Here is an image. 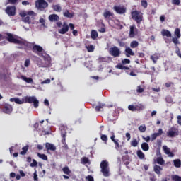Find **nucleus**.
Here are the masks:
<instances>
[{
  "instance_id": "nucleus-1",
  "label": "nucleus",
  "mask_w": 181,
  "mask_h": 181,
  "mask_svg": "<svg viewBox=\"0 0 181 181\" xmlns=\"http://www.w3.org/2000/svg\"><path fill=\"white\" fill-rule=\"evenodd\" d=\"M6 35H7V37H6V39L10 43H14V45H19V46H25V47H29V46H30V42L24 40H19V39L15 38V37H13V35H12V33H8Z\"/></svg>"
},
{
  "instance_id": "nucleus-2",
  "label": "nucleus",
  "mask_w": 181,
  "mask_h": 181,
  "mask_svg": "<svg viewBox=\"0 0 181 181\" xmlns=\"http://www.w3.org/2000/svg\"><path fill=\"white\" fill-rule=\"evenodd\" d=\"M24 104H33L34 108L39 107V100L36 96H24Z\"/></svg>"
},
{
  "instance_id": "nucleus-3",
  "label": "nucleus",
  "mask_w": 181,
  "mask_h": 181,
  "mask_svg": "<svg viewBox=\"0 0 181 181\" xmlns=\"http://www.w3.org/2000/svg\"><path fill=\"white\" fill-rule=\"evenodd\" d=\"M100 172L103 173L105 177H108L110 176V167L108 164V161L103 160L100 163Z\"/></svg>"
},
{
  "instance_id": "nucleus-4",
  "label": "nucleus",
  "mask_w": 181,
  "mask_h": 181,
  "mask_svg": "<svg viewBox=\"0 0 181 181\" xmlns=\"http://www.w3.org/2000/svg\"><path fill=\"white\" fill-rule=\"evenodd\" d=\"M144 14L142 13V12L139 11H134L132 12V18L134 21H135V22H136V23H138L139 25L141 23V22H142L143 19H144Z\"/></svg>"
},
{
  "instance_id": "nucleus-5",
  "label": "nucleus",
  "mask_w": 181,
  "mask_h": 181,
  "mask_svg": "<svg viewBox=\"0 0 181 181\" xmlns=\"http://www.w3.org/2000/svg\"><path fill=\"white\" fill-rule=\"evenodd\" d=\"M35 6L40 11H43V9H46L49 6V4L46 1V0H37L35 2Z\"/></svg>"
},
{
  "instance_id": "nucleus-6",
  "label": "nucleus",
  "mask_w": 181,
  "mask_h": 181,
  "mask_svg": "<svg viewBox=\"0 0 181 181\" xmlns=\"http://www.w3.org/2000/svg\"><path fill=\"white\" fill-rule=\"evenodd\" d=\"M128 110L132 112L143 111V110H145V106L141 103L136 105H130L128 106Z\"/></svg>"
},
{
  "instance_id": "nucleus-7",
  "label": "nucleus",
  "mask_w": 181,
  "mask_h": 181,
  "mask_svg": "<svg viewBox=\"0 0 181 181\" xmlns=\"http://www.w3.org/2000/svg\"><path fill=\"white\" fill-rule=\"evenodd\" d=\"M109 54L113 56V57H119V56H121V51L117 47H110L109 49Z\"/></svg>"
},
{
  "instance_id": "nucleus-8",
  "label": "nucleus",
  "mask_w": 181,
  "mask_h": 181,
  "mask_svg": "<svg viewBox=\"0 0 181 181\" xmlns=\"http://www.w3.org/2000/svg\"><path fill=\"white\" fill-rule=\"evenodd\" d=\"M6 13H7L8 16H15L16 13V7H15V6H7Z\"/></svg>"
},
{
  "instance_id": "nucleus-9",
  "label": "nucleus",
  "mask_w": 181,
  "mask_h": 181,
  "mask_svg": "<svg viewBox=\"0 0 181 181\" xmlns=\"http://www.w3.org/2000/svg\"><path fill=\"white\" fill-rule=\"evenodd\" d=\"M138 35V28L135 27V25L130 26L129 37L134 38Z\"/></svg>"
},
{
  "instance_id": "nucleus-10",
  "label": "nucleus",
  "mask_w": 181,
  "mask_h": 181,
  "mask_svg": "<svg viewBox=\"0 0 181 181\" xmlns=\"http://www.w3.org/2000/svg\"><path fill=\"white\" fill-rule=\"evenodd\" d=\"M61 136L62 138V143L64 145L63 148L64 149H65V151H68L69 146L67 145V144H66V136H67V132H66V130H64V132H62Z\"/></svg>"
},
{
  "instance_id": "nucleus-11",
  "label": "nucleus",
  "mask_w": 181,
  "mask_h": 181,
  "mask_svg": "<svg viewBox=\"0 0 181 181\" xmlns=\"http://www.w3.org/2000/svg\"><path fill=\"white\" fill-rule=\"evenodd\" d=\"M13 110V108L10 104L6 103L2 107V111L4 112V114H11Z\"/></svg>"
},
{
  "instance_id": "nucleus-12",
  "label": "nucleus",
  "mask_w": 181,
  "mask_h": 181,
  "mask_svg": "<svg viewBox=\"0 0 181 181\" xmlns=\"http://www.w3.org/2000/svg\"><path fill=\"white\" fill-rule=\"evenodd\" d=\"M113 9L115 11V12H117V13H119V15H122L127 12V8L124 6H115Z\"/></svg>"
},
{
  "instance_id": "nucleus-13",
  "label": "nucleus",
  "mask_w": 181,
  "mask_h": 181,
  "mask_svg": "<svg viewBox=\"0 0 181 181\" xmlns=\"http://www.w3.org/2000/svg\"><path fill=\"white\" fill-rule=\"evenodd\" d=\"M32 50L34 53H37L38 56H42V52L43 51V47L40 45H35L33 46Z\"/></svg>"
},
{
  "instance_id": "nucleus-14",
  "label": "nucleus",
  "mask_w": 181,
  "mask_h": 181,
  "mask_svg": "<svg viewBox=\"0 0 181 181\" xmlns=\"http://www.w3.org/2000/svg\"><path fill=\"white\" fill-rule=\"evenodd\" d=\"M62 172H64V175H63L64 179H70V173H71V170H70V168L69 167L65 166L62 168Z\"/></svg>"
},
{
  "instance_id": "nucleus-15",
  "label": "nucleus",
  "mask_w": 181,
  "mask_h": 181,
  "mask_svg": "<svg viewBox=\"0 0 181 181\" xmlns=\"http://www.w3.org/2000/svg\"><path fill=\"white\" fill-rule=\"evenodd\" d=\"M20 16H36L35 13H34L33 11H21L19 13Z\"/></svg>"
},
{
  "instance_id": "nucleus-16",
  "label": "nucleus",
  "mask_w": 181,
  "mask_h": 181,
  "mask_svg": "<svg viewBox=\"0 0 181 181\" xmlns=\"http://www.w3.org/2000/svg\"><path fill=\"white\" fill-rule=\"evenodd\" d=\"M162 134H163V130L162 129H159L158 132L157 133H153L151 134V142H153V141H155V139H156V138L158 136H160V135H162Z\"/></svg>"
},
{
  "instance_id": "nucleus-17",
  "label": "nucleus",
  "mask_w": 181,
  "mask_h": 181,
  "mask_svg": "<svg viewBox=\"0 0 181 181\" xmlns=\"http://www.w3.org/2000/svg\"><path fill=\"white\" fill-rule=\"evenodd\" d=\"M110 139H111V141H112V142H114V144L115 145V149L117 151H118L120 148L119 140L115 139V135H112Z\"/></svg>"
},
{
  "instance_id": "nucleus-18",
  "label": "nucleus",
  "mask_w": 181,
  "mask_h": 181,
  "mask_svg": "<svg viewBox=\"0 0 181 181\" xmlns=\"http://www.w3.org/2000/svg\"><path fill=\"white\" fill-rule=\"evenodd\" d=\"M11 101V103H16V104H19V105H22L24 104V101H23V97L22 98V99H19L18 98H11L9 100Z\"/></svg>"
},
{
  "instance_id": "nucleus-19",
  "label": "nucleus",
  "mask_w": 181,
  "mask_h": 181,
  "mask_svg": "<svg viewBox=\"0 0 181 181\" xmlns=\"http://www.w3.org/2000/svg\"><path fill=\"white\" fill-rule=\"evenodd\" d=\"M48 19L51 22H58L60 18L57 16V14H51L49 16Z\"/></svg>"
},
{
  "instance_id": "nucleus-20",
  "label": "nucleus",
  "mask_w": 181,
  "mask_h": 181,
  "mask_svg": "<svg viewBox=\"0 0 181 181\" xmlns=\"http://www.w3.org/2000/svg\"><path fill=\"white\" fill-rule=\"evenodd\" d=\"M105 107V104L98 103V105L95 106V110L97 112H100V111H103V108Z\"/></svg>"
},
{
  "instance_id": "nucleus-21",
  "label": "nucleus",
  "mask_w": 181,
  "mask_h": 181,
  "mask_svg": "<svg viewBox=\"0 0 181 181\" xmlns=\"http://www.w3.org/2000/svg\"><path fill=\"white\" fill-rule=\"evenodd\" d=\"M161 35L162 36H166V37H172V33L170 31L165 29H163L161 30Z\"/></svg>"
},
{
  "instance_id": "nucleus-22",
  "label": "nucleus",
  "mask_w": 181,
  "mask_h": 181,
  "mask_svg": "<svg viewBox=\"0 0 181 181\" xmlns=\"http://www.w3.org/2000/svg\"><path fill=\"white\" fill-rule=\"evenodd\" d=\"M66 32H69V25H64L63 28L59 30V33H61V35H64Z\"/></svg>"
},
{
  "instance_id": "nucleus-23",
  "label": "nucleus",
  "mask_w": 181,
  "mask_h": 181,
  "mask_svg": "<svg viewBox=\"0 0 181 181\" xmlns=\"http://www.w3.org/2000/svg\"><path fill=\"white\" fill-rule=\"evenodd\" d=\"M45 148H46L47 151H55L56 150V146H54V145H53L50 143H46Z\"/></svg>"
},
{
  "instance_id": "nucleus-24",
  "label": "nucleus",
  "mask_w": 181,
  "mask_h": 181,
  "mask_svg": "<svg viewBox=\"0 0 181 181\" xmlns=\"http://www.w3.org/2000/svg\"><path fill=\"white\" fill-rule=\"evenodd\" d=\"M125 52L127 53V57H130V56H135V53L129 47L126 48Z\"/></svg>"
},
{
  "instance_id": "nucleus-25",
  "label": "nucleus",
  "mask_w": 181,
  "mask_h": 181,
  "mask_svg": "<svg viewBox=\"0 0 181 181\" xmlns=\"http://www.w3.org/2000/svg\"><path fill=\"white\" fill-rule=\"evenodd\" d=\"M21 78L25 81V83H28V84L33 83V79L32 78H27L26 76L22 75L21 76Z\"/></svg>"
},
{
  "instance_id": "nucleus-26",
  "label": "nucleus",
  "mask_w": 181,
  "mask_h": 181,
  "mask_svg": "<svg viewBox=\"0 0 181 181\" xmlns=\"http://www.w3.org/2000/svg\"><path fill=\"white\" fill-rule=\"evenodd\" d=\"M141 149L144 151V152H148L149 151V144L146 142H144L141 144Z\"/></svg>"
},
{
  "instance_id": "nucleus-27",
  "label": "nucleus",
  "mask_w": 181,
  "mask_h": 181,
  "mask_svg": "<svg viewBox=\"0 0 181 181\" xmlns=\"http://www.w3.org/2000/svg\"><path fill=\"white\" fill-rule=\"evenodd\" d=\"M23 22H25V23H28V25H30L32 23V21H30V17L29 16H21Z\"/></svg>"
},
{
  "instance_id": "nucleus-28",
  "label": "nucleus",
  "mask_w": 181,
  "mask_h": 181,
  "mask_svg": "<svg viewBox=\"0 0 181 181\" xmlns=\"http://www.w3.org/2000/svg\"><path fill=\"white\" fill-rule=\"evenodd\" d=\"M90 37L93 40H95V39L98 37V33H97V31H95V30H93L90 33Z\"/></svg>"
},
{
  "instance_id": "nucleus-29",
  "label": "nucleus",
  "mask_w": 181,
  "mask_h": 181,
  "mask_svg": "<svg viewBox=\"0 0 181 181\" xmlns=\"http://www.w3.org/2000/svg\"><path fill=\"white\" fill-rule=\"evenodd\" d=\"M154 172L156 173V175H160V171L163 170V169L160 168V166L156 165L153 167Z\"/></svg>"
},
{
  "instance_id": "nucleus-30",
  "label": "nucleus",
  "mask_w": 181,
  "mask_h": 181,
  "mask_svg": "<svg viewBox=\"0 0 181 181\" xmlns=\"http://www.w3.org/2000/svg\"><path fill=\"white\" fill-rule=\"evenodd\" d=\"M64 16L65 18H71L74 16V13H71L69 11V10L65 11V12L63 13Z\"/></svg>"
},
{
  "instance_id": "nucleus-31",
  "label": "nucleus",
  "mask_w": 181,
  "mask_h": 181,
  "mask_svg": "<svg viewBox=\"0 0 181 181\" xmlns=\"http://www.w3.org/2000/svg\"><path fill=\"white\" fill-rule=\"evenodd\" d=\"M150 59L153 61V63H156L159 60V56H158V54H154L150 57Z\"/></svg>"
},
{
  "instance_id": "nucleus-32",
  "label": "nucleus",
  "mask_w": 181,
  "mask_h": 181,
  "mask_svg": "<svg viewBox=\"0 0 181 181\" xmlns=\"http://www.w3.org/2000/svg\"><path fill=\"white\" fill-rule=\"evenodd\" d=\"M52 9L55 11V12H62V6L59 4L53 5Z\"/></svg>"
},
{
  "instance_id": "nucleus-33",
  "label": "nucleus",
  "mask_w": 181,
  "mask_h": 181,
  "mask_svg": "<svg viewBox=\"0 0 181 181\" xmlns=\"http://www.w3.org/2000/svg\"><path fill=\"white\" fill-rule=\"evenodd\" d=\"M81 162L83 163V165H87V163L90 165V159H88L87 157H83L81 159Z\"/></svg>"
},
{
  "instance_id": "nucleus-34",
  "label": "nucleus",
  "mask_w": 181,
  "mask_h": 181,
  "mask_svg": "<svg viewBox=\"0 0 181 181\" xmlns=\"http://www.w3.org/2000/svg\"><path fill=\"white\" fill-rule=\"evenodd\" d=\"M138 46H139V42H138V41L134 40L130 43V47H132V49H135L138 47Z\"/></svg>"
},
{
  "instance_id": "nucleus-35",
  "label": "nucleus",
  "mask_w": 181,
  "mask_h": 181,
  "mask_svg": "<svg viewBox=\"0 0 181 181\" xmlns=\"http://www.w3.org/2000/svg\"><path fill=\"white\" fill-rule=\"evenodd\" d=\"M174 166L175 168H180L181 166V160L180 159H175L173 160Z\"/></svg>"
},
{
  "instance_id": "nucleus-36",
  "label": "nucleus",
  "mask_w": 181,
  "mask_h": 181,
  "mask_svg": "<svg viewBox=\"0 0 181 181\" xmlns=\"http://www.w3.org/2000/svg\"><path fill=\"white\" fill-rule=\"evenodd\" d=\"M137 156L139 159H145V154L141 150L137 151Z\"/></svg>"
},
{
  "instance_id": "nucleus-37",
  "label": "nucleus",
  "mask_w": 181,
  "mask_h": 181,
  "mask_svg": "<svg viewBox=\"0 0 181 181\" xmlns=\"http://www.w3.org/2000/svg\"><path fill=\"white\" fill-rule=\"evenodd\" d=\"M28 150H29V146H25L22 148V151L20 152V154L21 155H26Z\"/></svg>"
},
{
  "instance_id": "nucleus-38",
  "label": "nucleus",
  "mask_w": 181,
  "mask_h": 181,
  "mask_svg": "<svg viewBox=\"0 0 181 181\" xmlns=\"http://www.w3.org/2000/svg\"><path fill=\"white\" fill-rule=\"evenodd\" d=\"M156 163L158 164V165H165V160H163V158L162 157H158L157 159H156Z\"/></svg>"
},
{
  "instance_id": "nucleus-39",
  "label": "nucleus",
  "mask_w": 181,
  "mask_h": 181,
  "mask_svg": "<svg viewBox=\"0 0 181 181\" xmlns=\"http://www.w3.org/2000/svg\"><path fill=\"white\" fill-rule=\"evenodd\" d=\"M171 179L173 181H181V177L177 175H171Z\"/></svg>"
},
{
  "instance_id": "nucleus-40",
  "label": "nucleus",
  "mask_w": 181,
  "mask_h": 181,
  "mask_svg": "<svg viewBox=\"0 0 181 181\" xmlns=\"http://www.w3.org/2000/svg\"><path fill=\"white\" fill-rule=\"evenodd\" d=\"M114 14L109 11H107L103 13V16L105 19H107V18H110V16H112Z\"/></svg>"
},
{
  "instance_id": "nucleus-41",
  "label": "nucleus",
  "mask_w": 181,
  "mask_h": 181,
  "mask_svg": "<svg viewBox=\"0 0 181 181\" xmlns=\"http://www.w3.org/2000/svg\"><path fill=\"white\" fill-rule=\"evenodd\" d=\"M37 156L42 160H47V156L46 154H40V153H37Z\"/></svg>"
},
{
  "instance_id": "nucleus-42",
  "label": "nucleus",
  "mask_w": 181,
  "mask_h": 181,
  "mask_svg": "<svg viewBox=\"0 0 181 181\" xmlns=\"http://www.w3.org/2000/svg\"><path fill=\"white\" fill-rule=\"evenodd\" d=\"M175 36H176L177 39H180V29L176 28L175 30Z\"/></svg>"
},
{
  "instance_id": "nucleus-43",
  "label": "nucleus",
  "mask_w": 181,
  "mask_h": 181,
  "mask_svg": "<svg viewBox=\"0 0 181 181\" xmlns=\"http://www.w3.org/2000/svg\"><path fill=\"white\" fill-rule=\"evenodd\" d=\"M176 134V132L173 131V130H169L168 132V136H169L170 138H173V136H175Z\"/></svg>"
},
{
  "instance_id": "nucleus-44",
  "label": "nucleus",
  "mask_w": 181,
  "mask_h": 181,
  "mask_svg": "<svg viewBox=\"0 0 181 181\" xmlns=\"http://www.w3.org/2000/svg\"><path fill=\"white\" fill-rule=\"evenodd\" d=\"M179 38L177 37H174L172 38V42L174 43V45H180V42H179Z\"/></svg>"
},
{
  "instance_id": "nucleus-45",
  "label": "nucleus",
  "mask_w": 181,
  "mask_h": 181,
  "mask_svg": "<svg viewBox=\"0 0 181 181\" xmlns=\"http://www.w3.org/2000/svg\"><path fill=\"white\" fill-rule=\"evenodd\" d=\"M139 131H140V132H145L146 131V126L144 124L139 126Z\"/></svg>"
},
{
  "instance_id": "nucleus-46",
  "label": "nucleus",
  "mask_w": 181,
  "mask_h": 181,
  "mask_svg": "<svg viewBox=\"0 0 181 181\" xmlns=\"http://www.w3.org/2000/svg\"><path fill=\"white\" fill-rule=\"evenodd\" d=\"M131 145L134 148L138 146V141L136 140V139H134L131 141Z\"/></svg>"
},
{
  "instance_id": "nucleus-47",
  "label": "nucleus",
  "mask_w": 181,
  "mask_h": 181,
  "mask_svg": "<svg viewBox=\"0 0 181 181\" xmlns=\"http://www.w3.org/2000/svg\"><path fill=\"white\" fill-rule=\"evenodd\" d=\"M141 5L143 8H148V1H146V0H142L141 1Z\"/></svg>"
},
{
  "instance_id": "nucleus-48",
  "label": "nucleus",
  "mask_w": 181,
  "mask_h": 181,
  "mask_svg": "<svg viewBox=\"0 0 181 181\" xmlns=\"http://www.w3.org/2000/svg\"><path fill=\"white\" fill-rule=\"evenodd\" d=\"M163 149L166 155H168V153H170V148H168V146H163Z\"/></svg>"
},
{
  "instance_id": "nucleus-49",
  "label": "nucleus",
  "mask_w": 181,
  "mask_h": 181,
  "mask_svg": "<svg viewBox=\"0 0 181 181\" xmlns=\"http://www.w3.org/2000/svg\"><path fill=\"white\" fill-rule=\"evenodd\" d=\"M86 49L88 50V52H94V45H89V46H86Z\"/></svg>"
},
{
  "instance_id": "nucleus-50",
  "label": "nucleus",
  "mask_w": 181,
  "mask_h": 181,
  "mask_svg": "<svg viewBox=\"0 0 181 181\" xmlns=\"http://www.w3.org/2000/svg\"><path fill=\"white\" fill-rule=\"evenodd\" d=\"M122 63L124 65L129 64V63H131V60H129V59H124L122 60Z\"/></svg>"
},
{
  "instance_id": "nucleus-51",
  "label": "nucleus",
  "mask_w": 181,
  "mask_h": 181,
  "mask_svg": "<svg viewBox=\"0 0 181 181\" xmlns=\"http://www.w3.org/2000/svg\"><path fill=\"white\" fill-rule=\"evenodd\" d=\"M101 140L103 141L104 142H107V141H108V136H107V135L103 134L101 136Z\"/></svg>"
},
{
  "instance_id": "nucleus-52",
  "label": "nucleus",
  "mask_w": 181,
  "mask_h": 181,
  "mask_svg": "<svg viewBox=\"0 0 181 181\" xmlns=\"http://www.w3.org/2000/svg\"><path fill=\"white\" fill-rule=\"evenodd\" d=\"M30 65V59H27L25 61L24 66H25V67H29Z\"/></svg>"
},
{
  "instance_id": "nucleus-53",
  "label": "nucleus",
  "mask_w": 181,
  "mask_h": 181,
  "mask_svg": "<svg viewBox=\"0 0 181 181\" xmlns=\"http://www.w3.org/2000/svg\"><path fill=\"white\" fill-rule=\"evenodd\" d=\"M31 168H35V166H37V161L36 160L33 159V163H30Z\"/></svg>"
},
{
  "instance_id": "nucleus-54",
  "label": "nucleus",
  "mask_w": 181,
  "mask_h": 181,
  "mask_svg": "<svg viewBox=\"0 0 181 181\" xmlns=\"http://www.w3.org/2000/svg\"><path fill=\"white\" fill-rule=\"evenodd\" d=\"M156 156H158V158H162V153H160V148H157Z\"/></svg>"
},
{
  "instance_id": "nucleus-55",
  "label": "nucleus",
  "mask_w": 181,
  "mask_h": 181,
  "mask_svg": "<svg viewBox=\"0 0 181 181\" xmlns=\"http://www.w3.org/2000/svg\"><path fill=\"white\" fill-rule=\"evenodd\" d=\"M172 4H173V5H180V0H172Z\"/></svg>"
},
{
  "instance_id": "nucleus-56",
  "label": "nucleus",
  "mask_w": 181,
  "mask_h": 181,
  "mask_svg": "<svg viewBox=\"0 0 181 181\" xmlns=\"http://www.w3.org/2000/svg\"><path fill=\"white\" fill-rule=\"evenodd\" d=\"M86 180L88 181H94V177L91 175H88L86 177Z\"/></svg>"
},
{
  "instance_id": "nucleus-57",
  "label": "nucleus",
  "mask_w": 181,
  "mask_h": 181,
  "mask_svg": "<svg viewBox=\"0 0 181 181\" xmlns=\"http://www.w3.org/2000/svg\"><path fill=\"white\" fill-rule=\"evenodd\" d=\"M150 180L151 181H156V176L154 174L150 175Z\"/></svg>"
},
{
  "instance_id": "nucleus-58",
  "label": "nucleus",
  "mask_w": 181,
  "mask_h": 181,
  "mask_svg": "<svg viewBox=\"0 0 181 181\" xmlns=\"http://www.w3.org/2000/svg\"><path fill=\"white\" fill-rule=\"evenodd\" d=\"M116 69H119V70H124V66L121 64H118L117 65H116Z\"/></svg>"
},
{
  "instance_id": "nucleus-59",
  "label": "nucleus",
  "mask_w": 181,
  "mask_h": 181,
  "mask_svg": "<svg viewBox=\"0 0 181 181\" xmlns=\"http://www.w3.org/2000/svg\"><path fill=\"white\" fill-rule=\"evenodd\" d=\"M40 23H41L42 26H44V28H46V24L44 18L40 19Z\"/></svg>"
},
{
  "instance_id": "nucleus-60",
  "label": "nucleus",
  "mask_w": 181,
  "mask_h": 181,
  "mask_svg": "<svg viewBox=\"0 0 181 181\" xmlns=\"http://www.w3.org/2000/svg\"><path fill=\"white\" fill-rule=\"evenodd\" d=\"M98 62H99V63H103V62H107V58L103 57H100L98 59Z\"/></svg>"
},
{
  "instance_id": "nucleus-61",
  "label": "nucleus",
  "mask_w": 181,
  "mask_h": 181,
  "mask_svg": "<svg viewBox=\"0 0 181 181\" xmlns=\"http://www.w3.org/2000/svg\"><path fill=\"white\" fill-rule=\"evenodd\" d=\"M8 4H11V5H15L18 3V0H8Z\"/></svg>"
},
{
  "instance_id": "nucleus-62",
  "label": "nucleus",
  "mask_w": 181,
  "mask_h": 181,
  "mask_svg": "<svg viewBox=\"0 0 181 181\" xmlns=\"http://www.w3.org/2000/svg\"><path fill=\"white\" fill-rule=\"evenodd\" d=\"M50 81H51L50 79H46L42 82H41V84H50Z\"/></svg>"
},
{
  "instance_id": "nucleus-63",
  "label": "nucleus",
  "mask_w": 181,
  "mask_h": 181,
  "mask_svg": "<svg viewBox=\"0 0 181 181\" xmlns=\"http://www.w3.org/2000/svg\"><path fill=\"white\" fill-rule=\"evenodd\" d=\"M126 138H127V141H129L131 139V134L126 133Z\"/></svg>"
},
{
  "instance_id": "nucleus-64",
  "label": "nucleus",
  "mask_w": 181,
  "mask_h": 181,
  "mask_svg": "<svg viewBox=\"0 0 181 181\" xmlns=\"http://www.w3.org/2000/svg\"><path fill=\"white\" fill-rule=\"evenodd\" d=\"M177 124H179V125H181V116L179 115L177 116Z\"/></svg>"
}]
</instances>
